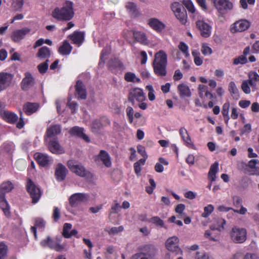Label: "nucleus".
Listing matches in <instances>:
<instances>
[{"mask_svg": "<svg viewBox=\"0 0 259 259\" xmlns=\"http://www.w3.org/2000/svg\"><path fill=\"white\" fill-rule=\"evenodd\" d=\"M52 15L58 20H70L74 15L72 3L67 1L62 8H56L52 12Z\"/></svg>", "mask_w": 259, "mask_h": 259, "instance_id": "1", "label": "nucleus"}, {"mask_svg": "<svg viewBox=\"0 0 259 259\" xmlns=\"http://www.w3.org/2000/svg\"><path fill=\"white\" fill-rule=\"evenodd\" d=\"M67 165L72 172L79 177L87 179H90L93 177L92 174L88 171L81 164H79L72 160L68 161Z\"/></svg>", "mask_w": 259, "mask_h": 259, "instance_id": "2", "label": "nucleus"}, {"mask_svg": "<svg viewBox=\"0 0 259 259\" xmlns=\"http://www.w3.org/2000/svg\"><path fill=\"white\" fill-rule=\"evenodd\" d=\"M166 248L176 255H182L183 251L179 246V239L174 236L168 238L165 242Z\"/></svg>", "mask_w": 259, "mask_h": 259, "instance_id": "3", "label": "nucleus"}, {"mask_svg": "<svg viewBox=\"0 0 259 259\" xmlns=\"http://www.w3.org/2000/svg\"><path fill=\"white\" fill-rule=\"evenodd\" d=\"M215 8L220 15L223 16L232 10L233 4L229 0H213Z\"/></svg>", "mask_w": 259, "mask_h": 259, "instance_id": "4", "label": "nucleus"}, {"mask_svg": "<svg viewBox=\"0 0 259 259\" xmlns=\"http://www.w3.org/2000/svg\"><path fill=\"white\" fill-rule=\"evenodd\" d=\"M230 236L234 242L241 243L246 239V231L243 228L234 227L231 231Z\"/></svg>", "mask_w": 259, "mask_h": 259, "instance_id": "5", "label": "nucleus"}, {"mask_svg": "<svg viewBox=\"0 0 259 259\" xmlns=\"http://www.w3.org/2000/svg\"><path fill=\"white\" fill-rule=\"evenodd\" d=\"M90 196L88 194L76 193L72 194L69 199L71 206L77 207L81 203H85L89 201Z\"/></svg>", "mask_w": 259, "mask_h": 259, "instance_id": "6", "label": "nucleus"}, {"mask_svg": "<svg viewBox=\"0 0 259 259\" xmlns=\"http://www.w3.org/2000/svg\"><path fill=\"white\" fill-rule=\"evenodd\" d=\"M197 28L200 31L201 36L207 38L211 34L212 26L203 20H198L196 22Z\"/></svg>", "mask_w": 259, "mask_h": 259, "instance_id": "7", "label": "nucleus"}, {"mask_svg": "<svg viewBox=\"0 0 259 259\" xmlns=\"http://www.w3.org/2000/svg\"><path fill=\"white\" fill-rule=\"evenodd\" d=\"M27 190L32 199V202L36 203L40 198L41 193L39 189L33 183V182L29 180L27 183Z\"/></svg>", "mask_w": 259, "mask_h": 259, "instance_id": "8", "label": "nucleus"}, {"mask_svg": "<svg viewBox=\"0 0 259 259\" xmlns=\"http://www.w3.org/2000/svg\"><path fill=\"white\" fill-rule=\"evenodd\" d=\"M145 94L142 89L136 88L130 90L128 95V101L132 103L133 104H134L135 100L139 102H142L145 101Z\"/></svg>", "mask_w": 259, "mask_h": 259, "instance_id": "9", "label": "nucleus"}, {"mask_svg": "<svg viewBox=\"0 0 259 259\" xmlns=\"http://www.w3.org/2000/svg\"><path fill=\"white\" fill-rule=\"evenodd\" d=\"M250 26V23L246 20L241 19L234 23L230 28L231 32L236 33L247 30Z\"/></svg>", "mask_w": 259, "mask_h": 259, "instance_id": "10", "label": "nucleus"}, {"mask_svg": "<svg viewBox=\"0 0 259 259\" xmlns=\"http://www.w3.org/2000/svg\"><path fill=\"white\" fill-rule=\"evenodd\" d=\"M40 244L44 247H48L57 251H62L65 248V245L60 244L57 242L53 241L50 237L41 241Z\"/></svg>", "mask_w": 259, "mask_h": 259, "instance_id": "11", "label": "nucleus"}, {"mask_svg": "<svg viewBox=\"0 0 259 259\" xmlns=\"http://www.w3.org/2000/svg\"><path fill=\"white\" fill-rule=\"evenodd\" d=\"M13 76L7 72L0 73V92L7 89L11 84Z\"/></svg>", "mask_w": 259, "mask_h": 259, "instance_id": "12", "label": "nucleus"}, {"mask_svg": "<svg viewBox=\"0 0 259 259\" xmlns=\"http://www.w3.org/2000/svg\"><path fill=\"white\" fill-rule=\"evenodd\" d=\"M30 32V29L27 27L16 30L12 33L11 38L15 42H19L23 39L26 35L28 34Z\"/></svg>", "mask_w": 259, "mask_h": 259, "instance_id": "13", "label": "nucleus"}, {"mask_svg": "<svg viewBox=\"0 0 259 259\" xmlns=\"http://www.w3.org/2000/svg\"><path fill=\"white\" fill-rule=\"evenodd\" d=\"M35 84L34 78L29 72L25 73V77L21 82V88L23 90L27 91Z\"/></svg>", "mask_w": 259, "mask_h": 259, "instance_id": "14", "label": "nucleus"}, {"mask_svg": "<svg viewBox=\"0 0 259 259\" xmlns=\"http://www.w3.org/2000/svg\"><path fill=\"white\" fill-rule=\"evenodd\" d=\"M34 156L38 163L42 166L51 164L53 161L51 158L45 154L38 152L36 153Z\"/></svg>", "mask_w": 259, "mask_h": 259, "instance_id": "15", "label": "nucleus"}, {"mask_svg": "<svg viewBox=\"0 0 259 259\" xmlns=\"http://www.w3.org/2000/svg\"><path fill=\"white\" fill-rule=\"evenodd\" d=\"M95 160L101 161L107 167H111L112 162L109 154L104 150H101L98 155L96 157Z\"/></svg>", "mask_w": 259, "mask_h": 259, "instance_id": "16", "label": "nucleus"}, {"mask_svg": "<svg viewBox=\"0 0 259 259\" xmlns=\"http://www.w3.org/2000/svg\"><path fill=\"white\" fill-rule=\"evenodd\" d=\"M48 147L50 151L53 153L60 154L64 153V149L60 145L59 142L56 139L49 142Z\"/></svg>", "mask_w": 259, "mask_h": 259, "instance_id": "17", "label": "nucleus"}, {"mask_svg": "<svg viewBox=\"0 0 259 259\" xmlns=\"http://www.w3.org/2000/svg\"><path fill=\"white\" fill-rule=\"evenodd\" d=\"M75 96L79 99H85L87 98L86 89L82 81L78 80L75 85Z\"/></svg>", "mask_w": 259, "mask_h": 259, "instance_id": "18", "label": "nucleus"}, {"mask_svg": "<svg viewBox=\"0 0 259 259\" xmlns=\"http://www.w3.org/2000/svg\"><path fill=\"white\" fill-rule=\"evenodd\" d=\"M68 170L64 165L61 163L58 164L55 170V176L59 181L64 180L66 176Z\"/></svg>", "mask_w": 259, "mask_h": 259, "instance_id": "19", "label": "nucleus"}, {"mask_svg": "<svg viewBox=\"0 0 259 259\" xmlns=\"http://www.w3.org/2000/svg\"><path fill=\"white\" fill-rule=\"evenodd\" d=\"M179 133L185 145L189 148H193L194 145L192 142L187 130L184 127H181L179 130Z\"/></svg>", "mask_w": 259, "mask_h": 259, "instance_id": "20", "label": "nucleus"}, {"mask_svg": "<svg viewBox=\"0 0 259 259\" xmlns=\"http://www.w3.org/2000/svg\"><path fill=\"white\" fill-rule=\"evenodd\" d=\"M141 250L149 259H152L157 251L156 248L151 244L145 245Z\"/></svg>", "mask_w": 259, "mask_h": 259, "instance_id": "21", "label": "nucleus"}, {"mask_svg": "<svg viewBox=\"0 0 259 259\" xmlns=\"http://www.w3.org/2000/svg\"><path fill=\"white\" fill-rule=\"evenodd\" d=\"M149 25L154 30L159 32L165 27L164 24L156 18H150L148 20Z\"/></svg>", "mask_w": 259, "mask_h": 259, "instance_id": "22", "label": "nucleus"}, {"mask_svg": "<svg viewBox=\"0 0 259 259\" xmlns=\"http://www.w3.org/2000/svg\"><path fill=\"white\" fill-rule=\"evenodd\" d=\"M153 64L167 65V55L163 51H159L155 55Z\"/></svg>", "mask_w": 259, "mask_h": 259, "instance_id": "23", "label": "nucleus"}, {"mask_svg": "<svg viewBox=\"0 0 259 259\" xmlns=\"http://www.w3.org/2000/svg\"><path fill=\"white\" fill-rule=\"evenodd\" d=\"M69 37L73 44L79 46L83 41L84 34L82 32L75 31L72 34L69 35Z\"/></svg>", "mask_w": 259, "mask_h": 259, "instance_id": "24", "label": "nucleus"}, {"mask_svg": "<svg viewBox=\"0 0 259 259\" xmlns=\"http://www.w3.org/2000/svg\"><path fill=\"white\" fill-rule=\"evenodd\" d=\"M70 133L83 139L86 142H89V138L83 133V128L78 126L72 127L70 130Z\"/></svg>", "mask_w": 259, "mask_h": 259, "instance_id": "25", "label": "nucleus"}, {"mask_svg": "<svg viewBox=\"0 0 259 259\" xmlns=\"http://www.w3.org/2000/svg\"><path fill=\"white\" fill-rule=\"evenodd\" d=\"M39 108V104L36 103L28 102L23 106V110L27 115H31L35 112Z\"/></svg>", "mask_w": 259, "mask_h": 259, "instance_id": "26", "label": "nucleus"}, {"mask_svg": "<svg viewBox=\"0 0 259 259\" xmlns=\"http://www.w3.org/2000/svg\"><path fill=\"white\" fill-rule=\"evenodd\" d=\"M178 90L180 96L182 97H190L191 92L189 87L185 83H181L178 86Z\"/></svg>", "mask_w": 259, "mask_h": 259, "instance_id": "27", "label": "nucleus"}, {"mask_svg": "<svg viewBox=\"0 0 259 259\" xmlns=\"http://www.w3.org/2000/svg\"><path fill=\"white\" fill-rule=\"evenodd\" d=\"M61 132V127L59 124H55L50 126L47 131V138L46 141H48V138L59 134Z\"/></svg>", "mask_w": 259, "mask_h": 259, "instance_id": "28", "label": "nucleus"}, {"mask_svg": "<svg viewBox=\"0 0 259 259\" xmlns=\"http://www.w3.org/2000/svg\"><path fill=\"white\" fill-rule=\"evenodd\" d=\"M0 207L6 215H9L10 214V207L5 199L4 193L2 192H0Z\"/></svg>", "mask_w": 259, "mask_h": 259, "instance_id": "29", "label": "nucleus"}, {"mask_svg": "<svg viewBox=\"0 0 259 259\" xmlns=\"http://www.w3.org/2000/svg\"><path fill=\"white\" fill-rule=\"evenodd\" d=\"M256 159L250 160L246 166V170L251 175H257L258 172L257 167L256 166L258 163Z\"/></svg>", "mask_w": 259, "mask_h": 259, "instance_id": "30", "label": "nucleus"}, {"mask_svg": "<svg viewBox=\"0 0 259 259\" xmlns=\"http://www.w3.org/2000/svg\"><path fill=\"white\" fill-rule=\"evenodd\" d=\"M248 80L250 82V85L253 91L254 89H256V85L259 80V76L256 72L251 71L248 74Z\"/></svg>", "mask_w": 259, "mask_h": 259, "instance_id": "31", "label": "nucleus"}, {"mask_svg": "<svg viewBox=\"0 0 259 259\" xmlns=\"http://www.w3.org/2000/svg\"><path fill=\"white\" fill-rule=\"evenodd\" d=\"M153 66L154 73L158 76H164L166 74V65L153 64Z\"/></svg>", "mask_w": 259, "mask_h": 259, "instance_id": "32", "label": "nucleus"}, {"mask_svg": "<svg viewBox=\"0 0 259 259\" xmlns=\"http://www.w3.org/2000/svg\"><path fill=\"white\" fill-rule=\"evenodd\" d=\"M45 221L40 218H37L35 220V226L31 228V232L33 234L35 239L36 238V228L43 230L45 226Z\"/></svg>", "mask_w": 259, "mask_h": 259, "instance_id": "33", "label": "nucleus"}, {"mask_svg": "<svg viewBox=\"0 0 259 259\" xmlns=\"http://www.w3.org/2000/svg\"><path fill=\"white\" fill-rule=\"evenodd\" d=\"M226 224V221L222 218H218L214 220V224L210 226L211 230H218L221 231L224 229V226Z\"/></svg>", "mask_w": 259, "mask_h": 259, "instance_id": "34", "label": "nucleus"}, {"mask_svg": "<svg viewBox=\"0 0 259 259\" xmlns=\"http://www.w3.org/2000/svg\"><path fill=\"white\" fill-rule=\"evenodd\" d=\"M219 169V163L215 162L211 165L208 174V179L211 182L214 181L216 179V174Z\"/></svg>", "mask_w": 259, "mask_h": 259, "instance_id": "35", "label": "nucleus"}, {"mask_svg": "<svg viewBox=\"0 0 259 259\" xmlns=\"http://www.w3.org/2000/svg\"><path fill=\"white\" fill-rule=\"evenodd\" d=\"M72 47L68 41H64L63 45L59 48V53L62 55H68L71 52Z\"/></svg>", "mask_w": 259, "mask_h": 259, "instance_id": "36", "label": "nucleus"}, {"mask_svg": "<svg viewBox=\"0 0 259 259\" xmlns=\"http://www.w3.org/2000/svg\"><path fill=\"white\" fill-rule=\"evenodd\" d=\"M51 56L50 50L47 47H43L38 50L36 56L41 59H48Z\"/></svg>", "mask_w": 259, "mask_h": 259, "instance_id": "37", "label": "nucleus"}, {"mask_svg": "<svg viewBox=\"0 0 259 259\" xmlns=\"http://www.w3.org/2000/svg\"><path fill=\"white\" fill-rule=\"evenodd\" d=\"M132 34L137 41L142 44H147V39L145 34L141 31H133Z\"/></svg>", "mask_w": 259, "mask_h": 259, "instance_id": "38", "label": "nucleus"}, {"mask_svg": "<svg viewBox=\"0 0 259 259\" xmlns=\"http://www.w3.org/2000/svg\"><path fill=\"white\" fill-rule=\"evenodd\" d=\"M228 90L231 96L235 99L239 98V91L234 81H231L229 84Z\"/></svg>", "mask_w": 259, "mask_h": 259, "instance_id": "39", "label": "nucleus"}, {"mask_svg": "<svg viewBox=\"0 0 259 259\" xmlns=\"http://www.w3.org/2000/svg\"><path fill=\"white\" fill-rule=\"evenodd\" d=\"M3 116L4 118L10 123H14L18 118V116L16 114L8 111H5Z\"/></svg>", "mask_w": 259, "mask_h": 259, "instance_id": "40", "label": "nucleus"}, {"mask_svg": "<svg viewBox=\"0 0 259 259\" xmlns=\"http://www.w3.org/2000/svg\"><path fill=\"white\" fill-rule=\"evenodd\" d=\"M124 79L127 82H139L140 79L134 73L127 72L124 74Z\"/></svg>", "mask_w": 259, "mask_h": 259, "instance_id": "41", "label": "nucleus"}, {"mask_svg": "<svg viewBox=\"0 0 259 259\" xmlns=\"http://www.w3.org/2000/svg\"><path fill=\"white\" fill-rule=\"evenodd\" d=\"M14 188L13 184L10 182H6L2 184L0 188V192L4 193L10 192Z\"/></svg>", "mask_w": 259, "mask_h": 259, "instance_id": "42", "label": "nucleus"}, {"mask_svg": "<svg viewBox=\"0 0 259 259\" xmlns=\"http://www.w3.org/2000/svg\"><path fill=\"white\" fill-rule=\"evenodd\" d=\"M175 15L182 24H186L187 21V16L185 10L178 12V13L175 14Z\"/></svg>", "mask_w": 259, "mask_h": 259, "instance_id": "43", "label": "nucleus"}, {"mask_svg": "<svg viewBox=\"0 0 259 259\" xmlns=\"http://www.w3.org/2000/svg\"><path fill=\"white\" fill-rule=\"evenodd\" d=\"M175 15L182 24H186L187 21V16L185 10L178 12V13L175 14Z\"/></svg>", "mask_w": 259, "mask_h": 259, "instance_id": "44", "label": "nucleus"}, {"mask_svg": "<svg viewBox=\"0 0 259 259\" xmlns=\"http://www.w3.org/2000/svg\"><path fill=\"white\" fill-rule=\"evenodd\" d=\"M230 108V104L229 103H226L223 105L222 108V114L224 116L225 120L226 123H228L230 117L229 116V110Z\"/></svg>", "mask_w": 259, "mask_h": 259, "instance_id": "45", "label": "nucleus"}, {"mask_svg": "<svg viewBox=\"0 0 259 259\" xmlns=\"http://www.w3.org/2000/svg\"><path fill=\"white\" fill-rule=\"evenodd\" d=\"M182 2L189 12L191 13L195 12V8L191 0H182Z\"/></svg>", "mask_w": 259, "mask_h": 259, "instance_id": "46", "label": "nucleus"}, {"mask_svg": "<svg viewBox=\"0 0 259 259\" xmlns=\"http://www.w3.org/2000/svg\"><path fill=\"white\" fill-rule=\"evenodd\" d=\"M102 123L100 119H95L92 124L91 128L93 132H97L102 127Z\"/></svg>", "mask_w": 259, "mask_h": 259, "instance_id": "47", "label": "nucleus"}, {"mask_svg": "<svg viewBox=\"0 0 259 259\" xmlns=\"http://www.w3.org/2000/svg\"><path fill=\"white\" fill-rule=\"evenodd\" d=\"M179 49L185 55L186 57H188L190 56L188 51V46L184 42L181 41L178 45Z\"/></svg>", "mask_w": 259, "mask_h": 259, "instance_id": "48", "label": "nucleus"}, {"mask_svg": "<svg viewBox=\"0 0 259 259\" xmlns=\"http://www.w3.org/2000/svg\"><path fill=\"white\" fill-rule=\"evenodd\" d=\"M72 225L70 223H65L63 226L62 235L66 238H70L69 233L72 228Z\"/></svg>", "mask_w": 259, "mask_h": 259, "instance_id": "49", "label": "nucleus"}, {"mask_svg": "<svg viewBox=\"0 0 259 259\" xmlns=\"http://www.w3.org/2000/svg\"><path fill=\"white\" fill-rule=\"evenodd\" d=\"M171 9L175 14L181 11L185 10L182 5L178 2H174L171 5Z\"/></svg>", "mask_w": 259, "mask_h": 259, "instance_id": "50", "label": "nucleus"}, {"mask_svg": "<svg viewBox=\"0 0 259 259\" xmlns=\"http://www.w3.org/2000/svg\"><path fill=\"white\" fill-rule=\"evenodd\" d=\"M149 222L154 224L157 227H163L164 225L163 221L158 217H152L150 219Z\"/></svg>", "mask_w": 259, "mask_h": 259, "instance_id": "51", "label": "nucleus"}, {"mask_svg": "<svg viewBox=\"0 0 259 259\" xmlns=\"http://www.w3.org/2000/svg\"><path fill=\"white\" fill-rule=\"evenodd\" d=\"M24 5V0H12V6L16 11L20 10Z\"/></svg>", "mask_w": 259, "mask_h": 259, "instance_id": "52", "label": "nucleus"}, {"mask_svg": "<svg viewBox=\"0 0 259 259\" xmlns=\"http://www.w3.org/2000/svg\"><path fill=\"white\" fill-rule=\"evenodd\" d=\"M214 207L211 204H208L204 208V212L202 214L203 218H207L213 211Z\"/></svg>", "mask_w": 259, "mask_h": 259, "instance_id": "53", "label": "nucleus"}, {"mask_svg": "<svg viewBox=\"0 0 259 259\" xmlns=\"http://www.w3.org/2000/svg\"><path fill=\"white\" fill-rule=\"evenodd\" d=\"M247 62V59L246 56L241 55L237 58L234 59L233 64L237 65L238 64H244Z\"/></svg>", "mask_w": 259, "mask_h": 259, "instance_id": "54", "label": "nucleus"}, {"mask_svg": "<svg viewBox=\"0 0 259 259\" xmlns=\"http://www.w3.org/2000/svg\"><path fill=\"white\" fill-rule=\"evenodd\" d=\"M48 62V59H47L45 62L41 63L37 66V68L40 73L44 74L47 71L49 66Z\"/></svg>", "mask_w": 259, "mask_h": 259, "instance_id": "55", "label": "nucleus"}, {"mask_svg": "<svg viewBox=\"0 0 259 259\" xmlns=\"http://www.w3.org/2000/svg\"><path fill=\"white\" fill-rule=\"evenodd\" d=\"M146 89L148 91V97L150 101H153L155 99L154 95V90L152 85H148L146 87Z\"/></svg>", "mask_w": 259, "mask_h": 259, "instance_id": "56", "label": "nucleus"}, {"mask_svg": "<svg viewBox=\"0 0 259 259\" xmlns=\"http://www.w3.org/2000/svg\"><path fill=\"white\" fill-rule=\"evenodd\" d=\"M126 115L130 123H132L134 121V111L132 107L128 106L126 109Z\"/></svg>", "mask_w": 259, "mask_h": 259, "instance_id": "57", "label": "nucleus"}, {"mask_svg": "<svg viewBox=\"0 0 259 259\" xmlns=\"http://www.w3.org/2000/svg\"><path fill=\"white\" fill-rule=\"evenodd\" d=\"M250 82L248 80H244L241 84V89L244 93L248 94L250 93Z\"/></svg>", "mask_w": 259, "mask_h": 259, "instance_id": "58", "label": "nucleus"}, {"mask_svg": "<svg viewBox=\"0 0 259 259\" xmlns=\"http://www.w3.org/2000/svg\"><path fill=\"white\" fill-rule=\"evenodd\" d=\"M7 246L4 243H0V259H4L7 254Z\"/></svg>", "mask_w": 259, "mask_h": 259, "instance_id": "59", "label": "nucleus"}, {"mask_svg": "<svg viewBox=\"0 0 259 259\" xmlns=\"http://www.w3.org/2000/svg\"><path fill=\"white\" fill-rule=\"evenodd\" d=\"M201 52L205 56H208L212 54V50L207 44L202 45Z\"/></svg>", "mask_w": 259, "mask_h": 259, "instance_id": "60", "label": "nucleus"}, {"mask_svg": "<svg viewBox=\"0 0 259 259\" xmlns=\"http://www.w3.org/2000/svg\"><path fill=\"white\" fill-rule=\"evenodd\" d=\"M110 52L111 48L110 46H106V47H105L101 53L100 57L101 61L103 62H104L105 60V57L109 54Z\"/></svg>", "mask_w": 259, "mask_h": 259, "instance_id": "61", "label": "nucleus"}, {"mask_svg": "<svg viewBox=\"0 0 259 259\" xmlns=\"http://www.w3.org/2000/svg\"><path fill=\"white\" fill-rule=\"evenodd\" d=\"M111 67L118 70H122L124 68L122 63L118 60H115L113 64L111 65Z\"/></svg>", "mask_w": 259, "mask_h": 259, "instance_id": "62", "label": "nucleus"}, {"mask_svg": "<svg viewBox=\"0 0 259 259\" xmlns=\"http://www.w3.org/2000/svg\"><path fill=\"white\" fill-rule=\"evenodd\" d=\"M60 218V210L57 207H54L53 213V218L55 222L59 220Z\"/></svg>", "mask_w": 259, "mask_h": 259, "instance_id": "63", "label": "nucleus"}, {"mask_svg": "<svg viewBox=\"0 0 259 259\" xmlns=\"http://www.w3.org/2000/svg\"><path fill=\"white\" fill-rule=\"evenodd\" d=\"M131 259H149L142 251L132 255Z\"/></svg>", "mask_w": 259, "mask_h": 259, "instance_id": "64", "label": "nucleus"}]
</instances>
